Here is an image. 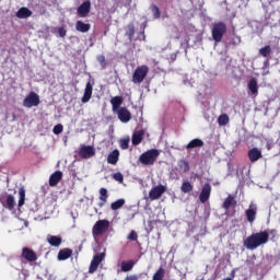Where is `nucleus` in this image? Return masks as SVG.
<instances>
[{
  "label": "nucleus",
  "mask_w": 280,
  "mask_h": 280,
  "mask_svg": "<svg viewBox=\"0 0 280 280\" xmlns=\"http://www.w3.org/2000/svg\"><path fill=\"white\" fill-rule=\"evenodd\" d=\"M165 191H167V188L160 184L149 191V198L150 200H159V198H161Z\"/></svg>",
  "instance_id": "9"
},
{
  "label": "nucleus",
  "mask_w": 280,
  "mask_h": 280,
  "mask_svg": "<svg viewBox=\"0 0 280 280\" xmlns=\"http://www.w3.org/2000/svg\"><path fill=\"white\" fill-rule=\"evenodd\" d=\"M21 257L28 261L30 264H33V261H36L38 259V256L36 255V252L31 249L30 247H23Z\"/></svg>",
  "instance_id": "10"
},
{
  "label": "nucleus",
  "mask_w": 280,
  "mask_h": 280,
  "mask_svg": "<svg viewBox=\"0 0 280 280\" xmlns=\"http://www.w3.org/2000/svg\"><path fill=\"white\" fill-rule=\"evenodd\" d=\"M118 115V119L122 122V124H128V121H130V119H132V114H130V110H128V108L126 107H120L118 109V112H116Z\"/></svg>",
  "instance_id": "11"
},
{
  "label": "nucleus",
  "mask_w": 280,
  "mask_h": 280,
  "mask_svg": "<svg viewBox=\"0 0 280 280\" xmlns=\"http://www.w3.org/2000/svg\"><path fill=\"white\" fill-rule=\"evenodd\" d=\"M91 97H93V84L91 82H88L85 85L84 94L81 98L82 104H86L91 101Z\"/></svg>",
  "instance_id": "16"
},
{
  "label": "nucleus",
  "mask_w": 280,
  "mask_h": 280,
  "mask_svg": "<svg viewBox=\"0 0 280 280\" xmlns=\"http://www.w3.org/2000/svg\"><path fill=\"white\" fill-rule=\"evenodd\" d=\"M119 162V150H114L107 155V163L109 165H117Z\"/></svg>",
  "instance_id": "22"
},
{
  "label": "nucleus",
  "mask_w": 280,
  "mask_h": 280,
  "mask_svg": "<svg viewBox=\"0 0 280 280\" xmlns=\"http://www.w3.org/2000/svg\"><path fill=\"white\" fill-rule=\"evenodd\" d=\"M19 202H18V207H23V205H25V188H20L19 190Z\"/></svg>",
  "instance_id": "36"
},
{
  "label": "nucleus",
  "mask_w": 280,
  "mask_h": 280,
  "mask_svg": "<svg viewBox=\"0 0 280 280\" xmlns=\"http://www.w3.org/2000/svg\"><path fill=\"white\" fill-rule=\"evenodd\" d=\"M240 43H242V38L235 35L234 38L232 39V45H240Z\"/></svg>",
  "instance_id": "46"
},
{
  "label": "nucleus",
  "mask_w": 280,
  "mask_h": 280,
  "mask_svg": "<svg viewBox=\"0 0 280 280\" xmlns=\"http://www.w3.org/2000/svg\"><path fill=\"white\" fill-rule=\"evenodd\" d=\"M75 30L77 32H81L82 34H86L91 30V24H86L82 21H77L75 23Z\"/></svg>",
  "instance_id": "27"
},
{
  "label": "nucleus",
  "mask_w": 280,
  "mask_h": 280,
  "mask_svg": "<svg viewBox=\"0 0 280 280\" xmlns=\"http://www.w3.org/2000/svg\"><path fill=\"white\" fill-rule=\"evenodd\" d=\"M270 235L267 231L253 233L249 235L244 242L243 245L247 250H255L259 248V246H264V244H268Z\"/></svg>",
  "instance_id": "1"
},
{
  "label": "nucleus",
  "mask_w": 280,
  "mask_h": 280,
  "mask_svg": "<svg viewBox=\"0 0 280 280\" xmlns=\"http://www.w3.org/2000/svg\"><path fill=\"white\" fill-rule=\"evenodd\" d=\"M126 36H128L129 40L135 38V24L127 25Z\"/></svg>",
  "instance_id": "35"
},
{
  "label": "nucleus",
  "mask_w": 280,
  "mask_h": 280,
  "mask_svg": "<svg viewBox=\"0 0 280 280\" xmlns=\"http://www.w3.org/2000/svg\"><path fill=\"white\" fill-rule=\"evenodd\" d=\"M205 145V141H202L199 138L192 139L188 144L186 145V150H194L196 148H202Z\"/></svg>",
  "instance_id": "24"
},
{
  "label": "nucleus",
  "mask_w": 280,
  "mask_h": 280,
  "mask_svg": "<svg viewBox=\"0 0 280 280\" xmlns=\"http://www.w3.org/2000/svg\"><path fill=\"white\" fill-rule=\"evenodd\" d=\"M132 268H135V260H124L121 262V271L122 272H130V270H132Z\"/></svg>",
  "instance_id": "30"
},
{
  "label": "nucleus",
  "mask_w": 280,
  "mask_h": 280,
  "mask_svg": "<svg viewBox=\"0 0 280 280\" xmlns=\"http://www.w3.org/2000/svg\"><path fill=\"white\" fill-rule=\"evenodd\" d=\"M182 164H183V165H179V167H183V170H184L185 173L189 172V162L183 160V161H182Z\"/></svg>",
  "instance_id": "44"
},
{
  "label": "nucleus",
  "mask_w": 280,
  "mask_h": 280,
  "mask_svg": "<svg viewBox=\"0 0 280 280\" xmlns=\"http://www.w3.org/2000/svg\"><path fill=\"white\" fill-rule=\"evenodd\" d=\"M110 228V222L106 219L98 220L92 228V233L95 236L104 235Z\"/></svg>",
  "instance_id": "4"
},
{
  "label": "nucleus",
  "mask_w": 280,
  "mask_h": 280,
  "mask_svg": "<svg viewBox=\"0 0 280 280\" xmlns=\"http://www.w3.org/2000/svg\"><path fill=\"white\" fill-rule=\"evenodd\" d=\"M248 90L252 95H259V86L257 85V79L253 78L248 82Z\"/></svg>",
  "instance_id": "28"
},
{
  "label": "nucleus",
  "mask_w": 280,
  "mask_h": 280,
  "mask_svg": "<svg viewBox=\"0 0 280 280\" xmlns=\"http://www.w3.org/2000/svg\"><path fill=\"white\" fill-rule=\"evenodd\" d=\"M77 12L81 19L89 16L91 12V2L89 0L84 1L78 9Z\"/></svg>",
  "instance_id": "12"
},
{
  "label": "nucleus",
  "mask_w": 280,
  "mask_h": 280,
  "mask_svg": "<svg viewBox=\"0 0 280 280\" xmlns=\"http://www.w3.org/2000/svg\"><path fill=\"white\" fill-rule=\"evenodd\" d=\"M272 259H275V256H272V255L267 256V260H268V261H272Z\"/></svg>",
  "instance_id": "50"
},
{
  "label": "nucleus",
  "mask_w": 280,
  "mask_h": 280,
  "mask_svg": "<svg viewBox=\"0 0 280 280\" xmlns=\"http://www.w3.org/2000/svg\"><path fill=\"white\" fill-rule=\"evenodd\" d=\"M143 135H145L143 129L135 131L131 137L132 145H139L143 141Z\"/></svg>",
  "instance_id": "20"
},
{
  "label": "nucleus",
  "mask_w": 280,
  "mask_h": 280,
  "mask_svg": "<svg viewBox=\"0 0 280 280\" xmlns=\"http://www.w3.org/2000/svg\"><path fill=\"white\" fill-rule=\"evenodd\" d=\"M65 130V127L61 124H58L54 127L52 132L54 135H60Z\"/></svg>",
  "instance_id": "41"
},
{
  "label": "nucleus",
  "mask_w": 280,
  "mask_h": 280,
  "mask_svg": "<svg viewBox=\"0 0 280 280\" xmlns=\"http://www.w3.org/2000/svg\"><path fill=\"white\" fill-rule=\"evenodd\" d=\"M259 56H262V58H270V54H272V48L270 45L264 46L258 51Z\"/></svg>",
  "instance_id": "31"
},
{
  "label": "nucleus",
  "mask_w": 280,
  "mask_h": 280,
  "mask_svg": "<svg viewBox=\"0 0 280 280\" xmlns=\"http://www.w3.org/2000/svg\"><path fill=\"white\" fill-rule=\"evenodd\" d=\"M211 198V184L207 183L202 186L201 192L199 195L200 202L205 203Z\"/></svg>",
  "instance_id": "13"
},
{
  "label": "nucleus",
  "mask_w": 280,
  "mask_h": 280,
  "mask_svg": "<svg viewBox=\"0 0 280 280\" xmlns=\"http://www.w3.org/2000/svg\"><path fill=\"white\" fill-rule=\"evenodd\" d=\"M97 61L100 65H102V67L106 66V57L104 55L98 56Z\"/></svg>",
  "instance_id": "45"
},
{
  "label": "nucleus",
  "mask_w": 280,
  "mask_h": 280,
  "mask_svg": "<svg viewBox=\"0 0 280 280\" xmlns=\"http://www.w3.org/2000/svg\"><path fill=\"white\" fill-rule=\"evenodd\" d=\"M245 215L247 218V222H249V224H253V222L257 220V207L253 208V206H249V209L245 211Z\"/></svg>",
  "instance_id": "18"
},
{
  "label": "nucleus",
  "mask_w": 280,
  "mask_h": 280,
  "mask_svg": "<svg viewBox=\"0 0 280 280\" xmlns=\"http://www.w3.org/2000/svg\"><path fill=\"white\" fill-rule=\"evenodd\" d=\"M105 257H106V254L104 253H98L94 255L89 268L90 275L97 272V268H100V264L104 261Z\"/></svg>",
  "instance_id": "8"
},
{
  "label": "nucleus",
  "mask_w": 280,
  "mask_h": 280,
  "mask_svg": "<svg viewBox=\"0 0 280 280\" xmlns=\"http://www.w3.org/2000/svg\"><path fill=\"white\" fill-rule=\"evenodd\" d=\"M60 180H62V172L61 171H56L49 177V186L50 187H56V185H58V183H60Z\"/></svg>",
  "instance_id": "19"
},
{
  "label": "nucleus",
  "mask_w": 280,
  "mask_h": 280,
  "mask_svg": "<svg viewBox=\"0 0 280 280\" xmlns=\"http://www.w3.org/2000/svg\"><path fill=\"white\" fill-rule=\"evenodd\" d=\"M235 205H237V201H235V197L232 195H229L223 202V209H225V211H229L231 207Z\"/></svg>",
  "instance_id": "29"
},
{
  "label": "nucleus",
  "mask_w": 280,
  "mask_h": 280,
  "mask_svg": "<svg viewBox=\"0 0 280 280\" xmlns=\"http://www.w3.org/2000/svg\"><path fill=\"white\" fill-rule=\"evenodd\" d=\"M110 104H112L113 112L117 113L120 109L121 105L124 104V98H121V96H114L110 100Z\"/></svg>",
  "instance_id": "21"
},
{
  "label": "nucleus",
  "mask_w": 280,
  "mask_h": 280,
  "mask_svg": "<svg viewBox=\"0 0 280 280\" xmlns=\"http://www.w3.org/2000/svg\"><path fill=\"white\" fill-rule=\"evenodd\" d=\"M180 191H182V194H189V192L194 191V185H191V183H189V182H183V184L180 186Z\"/></svg>",
  "instance_id": "32"
},
{
  "label": "nucleus",
  "mask_w": 280,
  "mask_h": 280,
  "mask_svg": "<svg viewBox=\"0 0 280 280\" xmlns=\"http://www.w3.org/2000/svg\"><path fill=\"white\" fill-rule=\"evenodd\" d=\"M151 12L154 19H161V10H159V7L156 4L151 5Z\"/></svg>",
  "instance_id": "38"
},
{
  "label": "nucleus",
  "mask_w": 280,
  "mask_h": 280,
  "mask_svg": "<svg viewBox=\"0 0 280 280\" xmlns=\"http://www.w3.org/2000/svg\"><path fill=\"white\" fill-rule=\"evenodd\" d=\"M138 237L139 235L137 234V232L132 230L127 236V240H129L130 242H137Z\"/></svg>",
  "instance_id": "40"
},
{
  "label": "nucleus",
  "mask_w": 280,
  "mask_h": 280,
  "mask_svg": "<svg viewBox=\"0 0 280 280\" xmlns=\"http://www.w3.org/2000/svg\"><path fill=\"white\" fill-rule=\"evenodd\" d=\"M211 34L214 43H222L224 34H226V24L224 22L214 23L211 28Z\"/></svg>",
  "instance_id": "3"
},
{
  "label": "nucleus",
  "mask_w": 280,
  "mask_h": 280,
  "mask_svg": "<svg viewBox=\"0 0 280 280\" xmlns=\"http://www.w3.org/2000/svg\"><path fill=\"white\" fill-rule=\"evenodd\" d=\"M194 177H195V178H200V175L195 174Z\"/></svg>",
  "instance_id": "51"
},
{
  "label": "nucleus",
  "mask_w": 280,
  "mask_h": 280,
  "mask_svg": "<svg viewBox=\"0 0 280 280\" xmlns=\"http://www.w3.org/2000/svg\"><path fill=\"white\" fill-rule=\"evenodd\" d=\"M114 180L117 183H124V175L119 172L113 174Z\"/></svg>",
  "instance_id": "42"
},
{
  "label": "nucleus",
  "mask_w": 280,
  "mask_h": 280,
  "mask_svg": "<svg viewBox=\"0 0 280 280\" xmlns=\"http://www.w3.org/2000/svg\"><path fill=\"white\" fill-rule=\"evenodd\" d=\"M124 205H126V199H118L110 203V209H112V211H117V210L121 209V207H124Z\"/></svg>",
  "instance_id": "33"
},
{
  "label": "nucleus",
  "mask_w": 280,
  "mask_h": 280,
  "mask_svg": "<svg viewBox=\"0 0 280 280\" xmlns=\"http://www.w3.org/2000/svg\"><path fill=\"white\" fill-rule=\"evenodd\" d=\"M160 154L161 152L158 149H150L140 155L139 161L142 165H154Z\"/></svg>",
  "instance_id": "2"
},
{
  "label": "nucleus",
  "mask_w": 280,
  "mask_h": 280,
  "mask_svg": "<svg viewBox=\"0 0 280 280\" xmlns=\"http://www.w3.org/2000/svg\"><path fill=\"white\" fill-rule=\"evenodd\" d=\"M0 202L2 207L8 209L9 211H14V207H16V201L14 200V196L8 195L7 192L0 195Z\"/></svg>",
  "instance_id": "7"
},
{
  "label": "nucleus",
  "mask_w": 280,
  "mask_h": 280,
  "mask_svg": "<svg viewBox=\"0 0 280 280\" xmlns=\"http://www.w3.org/2000/svg\"><path fill=\"white\" fill-rule=\"evenodd\" d=\"M148 71H150V68H148V66L138 67L132 74V83L141 84V82L145 80V77L148 75Z\"/></svg>",
  "instance_id": "5"
},
{
  "label": "nucleus",
  "mask_w": 280,
  "mask_h": 280,
  "mask_svg": "<svg viewBox=\"0 0 280 280\" xmlns=\"http://www.w3.org/2000/svg\"><path fill=\"white\" fill-rule=\"evenodd\" d=\"M95 154V148L91 145L82 147L79 151V156L81 159H91Z\"/></svg>",
  "instance_id": "14"
},
{
  "label": "nucleus",
  "mask_w": 280,
  "mask_h": 280,
  "mask_svg": "<svg viewBox=\"0 0 280 280\" xmlns=\"http://www.w3.org/2000/svg\"><path fill=\"white\" fill-rule=\"evenodd\" d=\"M268 62H269V60L267 59V60L264 62V65L266 66V65H268Z\"/></svg>",
  "instance_id": "52"
},
{
  "label": "nucleus",
  "mask_w": 280,
  "mask_h": 280,
  "mask_svg": "<svg viewBox=\"0 0 280 280\" xmlns=\"http://www.w3.org/2000/svg\"><path fill=\"white\" fill-rule=\"evenodd\" d=\"M218 124L219 126H226V124H229V115L226 114L220 115L218 118Z\"/></svg>",
  "instance_id": "37"
},
{
  "label": "nucleus",
  "mask_w": 280,
  "mask_h": 280,
  "mask_svg": "<svg viewBox=\"0 0 280 280\" xmlns=\"http://www.w3.org/2000/svg\"><path fill=\"white\" fill-rule=\"evenodd\" d=\"M15 16L18 19H30V16H32V10H30L27 7H22L18 10Z\"/></svg>",
  "instance_id": "23"
},
{
  "label": "nucleus",
  "mask_w": 280,
  "mask_h": 280,
  "mask_svg": "<svg viewBox=\"0 0 280 280\" xmlns=\"http://www.w3.org/2000/svg\"><path fill=\"white\" fill-rule=\"evenodd\" d=\"M269 233H270V235H273V237H275V235H277V230H270Z\"/></svg>",
  "instance_id": "49"
},
{
  "label": "nucleus",
  "mask_w": 280,
  "mask_h": 280,
  "mask_svg": "<svg viewBox=\"0 0 280 280\" xmlns=\"http://www.w3.org/2000/svg\"><path fill=\"white\" fill-rule=\"evenodd\" d=\"M58 34H59L60 38H65V36H67V28H65L63 26L59 27Z\"/></svg>",
  "instance_id": "43"
},
{
  "label": "nucleus",
  "mask_w": 280,
  "mask_h": 280,
  "mask_svg": "<svg viewBox=\"0 0 280 280\" xmlns=\"http://www.w3.org/2000/svg\"><path fill=\"white\" fill-rule=\"evenodd\" d=\"M73 255V249L71 248H62L59 250L57 259L59 261H67V259H70Z\"/></svg>",
  "instance_id": "17"
},
{
  "label": "nucleus",
  "mask_w": 280,
  "mask_h": 280,
  "mask_svg": "<svg viewBox=\"0 0 280 280\" xmlns=\"http://www.w3.org/2000/svg\"><path fill=\"white\" fill-rule=\"evenodd\" d=\"M267 150H272V142L268 141L266 144Z\"/></svg>",
  "instance_id": "48"
},
{
  "label": "nucleus",
  "mask_w": 280,
  "mask_h": 280,
  "mask_svg": "<svg viewBox=\"0 0 280 280\" xmlns=\"http://www.w3.org/2000/svg\"><path fill=\"white\" fill-rule=\"evenodd\" d=\"M100 201L98 207L102 209L106 202H108V190L106 188H101L100 189Z\"/></svg>",
  "instance_id": "25"
},
{
  "label": "nucleus",
  "mask_w": 280,
  "mask_h": 280,
  "mask_svg": "<svg viewBox=\"0 0 280 280\" xmlns=\"http://www.w3.org/2000/svg\"><path fill=\"white\" fill-rule=\"evenodd\" d=\"M119 143H120L121 150H128V145L130 143V138L121 139Z\"/></svg>",
  "instance_id": "39"
},
{
  "label": "nucleus",
  "mask_w": 280,
  "mask_h": 280,
  "mask_svg": "<svg viewBox=\"0 0 280 280\" xmlns=\"http://www.w3.org/2000/svg\"><path fill=\"white\" fill-rule=\"evenodd\" d=\"M47 242L55 248H58V246H60L62 244V237L56 236V235H48Z\"/></svg>",
  "instance_id": "26"
},
{
  "label": "nucleus",
  "mask_w": 280,
  "mask_h": 280,
  "mask_svg": "<svg viewBox=\"0 0 280 280\" xmlns=\"http://www.w3.org/2000/svg\"><path fill=\"white\" fill-rule=\"evenodd\" d=\"M40 104V96L36 92H30V94L24 98V108H33V106H38Z\"/></svg>",
  "instance_id": "6"
},
{
  "label": "nucleus",
  "mask_w": 280,
  "mask_h": 280,
  "mask_svg": "<svg viewBox=\"0 0 280 280\" xmlns=\"http://www.w3.org/2000/svg\"><path fill=\"white\" fill-rule=\"evenodd\" d=\"M247 156L250 163H257V161H259L264 155L261 154V150L253 148L247 152Z\"/></svg>",
  "instance_id": "15"
},
{
  "label": "nucleus",
  "mask_w": 280,
  "mask_h": 280,
  "mask_svg": "<svg viewBox=\"0 0 280 280\" xmlns=\"http://www.w3.org/2000/svg\"><path fill=\"white\" fill-rule=\"evenodd\" d=\"M125 280H139V277L137 275L127 276Z\"/></svg>",
  "instance_id": "47"
},
{
  "label": "nucleus",
  "mask_w": 280,
  "mask_h": 280,
  "mask_svg": "<svg viewBox=\"0 0 280 280\" xmlns=\"http://www.w3.org/2000/svg\"><path fill=\"white\" fill-rule=\"evenodd\" d=\"M165 277V269L163 267H160L156 272L153 275L152 280H163Z\"/></svg>",
  "instance_id": "34"
}]
</instances>
